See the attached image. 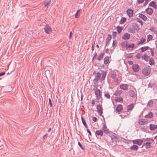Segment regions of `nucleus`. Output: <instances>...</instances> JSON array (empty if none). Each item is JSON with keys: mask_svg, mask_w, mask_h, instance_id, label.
<instances>
[{"mask_svg": "<svg viewBox=\"0 0 157 157\" xmlns=\"http://www.w3.org/2000/svg\"><path fill=\"white\" fill-rule=\"evenodd\" d=\"M92 120L94 121V122H96L97 120V119L96 117H93V118H92Z\"/></svg>", "mask_w": 157, "mask_h": 157, "instance_id": "obj_52", "label": "nucleus"}, {"mask_svg": "<svg viewBox=\"0 0 157 157\" xmlns=\"http://www.w3.org/2000/svg\"><path fill=\"white\" fill-rule=\"evenodd\" d=\"M144 0H137V2L138 4H140L142 3Z\"/></svg>", "mask_w": 157, "mask_h": 157, "instance_id": "obj_48", "label": "nucleus"}, {"mask_svg": "<svg viewBox=\"0 0 157 157\" xmlns=\"http://www.w3.org/2000/svg\"><path fill=\"white\" fill-rule=\"evenodd\" d=\"M130 37V35L127 33H124V35L122 36V38L123 39H129Z\"/></svg>", "mask_w": 157, "mask_h": 157, "instance_id": "obj_26", "label": "nucleus"}, {"mask_svg": "<svg viewBox=\"0 0 157 157\" xmlns=\"http://www.w3.org/2000/svg\"><path fill=\"white\" fill-rule=\"evenodd\" d=\"M87 132L89 133V135L91 136H92V134H91V133L90 131L89 130V129L87 128Z\"/></svg>", "mask_w": 157, "mask_h": 157, "instance_id": "obj_53", "label": "nucleus"}, {"mask_svg": "<svg viewBox=\"0 0 157 157\" xmlns=\"http://www.w3.org/2000/svg\"><path fill=\"white\" fill-rule=\"evenodd\" d=\"M147 56V54H145L142 57V59H144L145 60H146V57Z\"/></svg>", "mask_w": 157, "mask_h": 157, "instance_id": "obj_46", "label": "nucleus"}, {"mask_svg": "<svg viewBox=\"0 0 157 157\" xmlns=\"http://www.w3.org/2000/svg\"><path fill=\"white\" fill-rule=\"evenodd\" d=\"M154 61L152 58H151L149 59V64L151 65L154 64Z\"/></svg>", "mask_w": 157, "mask_h": 157, "instance_id": "obj_38", "label": "nucleus"}, {"mask_svg": "<svg viewBox=\"0 0 157 157\" xmlns=\"http://www.w3.org/2000/svg\"><path fill=\"white\" fill-rule=\"evenodd\" d=\"M111 138L113 143H116L117 142L118 138L116 136L113 135L111 136Z\"/></svg>", "mask_w": 157, "mask_h": 157, "instance_id": "obj_25", "label": "nucleus"}, {"mask_svg": "<svg viewBox=\"0 0 157 157\" xmlns=\"http://www.w3.org/2000/svg\"><path fill=\"white\" fill-rule=\"evenodd\" d=\"M79 17V15L78 14V13H76L75 14V17L76 18H78Z\"/></svg>", "mask_w": 157, "mask_h": 157, "instance_id": "obj_55", "label": "nucleus"}, {"mask_svg": "<svg viewBox=\"0 0 157 157\" xmlns=\"http://www.w3.org/2000/svg\"><path fill=\"white\" fill-rule=\"evenodd\" d=\"M149 0H145V2L143 5V6H145L148 3Z\"/></svg>", "mask_w": 157, "mask_h": 157, "instance_id": "obj_45", "label": "nucleus"}, {"mask_svg": "<svg viewBox=\"0 0 157 157\" xmlns=\"http://www.w3.org/2000/svg\"><path fill=\"white\" fill-rule=\"evenodd\" d=\"M134 105L133 103L131 104L128 105L127 107V109L128 111L130 110H132L133 108Z\"/></svg>", "mask_w": 157, "mask_h": 157, "instance_id": "obj_18", "label": "nucleus"}, {"mask_svg": "<svg viewBox=\"0 0 157 157\" xmlns=\"http://www.w3.org/2000/svg\"><path fill=\"white\" fill-rule=\"evenodd\" d=\"M145 11L148 14L151 15L153 13V10L151 8H148L145 9Z\"/></svg>", "mask_w": 157, "mask_h": 157, "instance_id": "obj_12", "label": "nucleus"}, {"mask_svg": "<svg viewBox=\"0 0 157 157\" xmlns=\"http://www.w3.org/2000/svg\"><path fill=\"white\" fill-rule=\"evenodd\" d=\"M115 101L116 102H122L123 101V99L121 96L119 97H116L115 98Z\"/></svg>", "mask_w": 157, "mask_h": 157, "instance_id": "obj_22", "label": "nucleus"}, {"mask_svg": "<svg viewBox=\"0 0 157 157\" xmlns=\"http://www.w3.org/2000/svg\"><path fill=\"white\" fill-rule=\"evenodd\" d=\"M128 94L129 96L131 97L134 98L136 97V94L134 90H130L128 91Z\"/></svg>", "mask_w": 157, "mask_h": 157, "instance_id": "obj_17", "label": "nucleus"}, {"mask_svg": "<svg viewBox=\"0 0 157 157\" xmlns=\"http://www.w3.org/2000/svg\"><path fill=\"white\" fill-rule=\"evenodd\" d=\"M49 103L50 107H51L52 106V101L51 98H50L49 99Z\"/></svg>", "mask_w": 157, "mask_h": 157, "instance_id": "obj_50", "label": "nucleus"}, {"mask_svg": "<svg viewBox=\"0 0 157 157\" xmlns=\"http://www.w3.org/2000/svg\"><path fill=\"white\" fill-rule=\"evenodd\" d=\"M148 123V120L142 119H139L138 121V123L140 125H144L146 124H147Z\"/></svg>", "mask_w": 157, "mask_h": 157, "instance_id": "obj_7", "label": "nucleus"}, {"mask_svg": "<svg viewBox=\"0 0 157 157\" xmlns=\"http://www.w3.org/2000/svg\"><path fill=\"white\" fill-rule=\"evenodd\" d=\"M81 120L83 124L84 125L85 127V128H88V126L86 124V121L84 119V118L83 117H81Z\"/></svg>", "mask_w": 157, "mask_h": 157, "instance_id": "obj_32", "label": "nucleus"}, {"mask_svg": "<svg viewBox=\"0 0 157 157\" xmlns=\"http://www.w3.org/2000/svg\"><path fill=\"white\" fill-rule=\"evenodd\" d=\"M120 88L124 90H127L128 89V85L127 84H123L120 86Z\"/></svg>", "mask_w": 157, "mask_h": 157, "instance_id": "obj_23", "label": "nucleus"}, {"mask_svg": "<svg viewBox=\"0 0 157 157\" xmlns=\"http://www.w3.org/2000/svg\"><path fill=\"white\" fill-rule=\"evenodd\" d=\"M139 28L135 25H133L132 27L128 29V31L131 33H134L136 31L138 32Z\"/></svg>", "mask_w": 157, "mask_h": 157, "instance_id": "obj_2", "label": "nucleus"}, {"mask_svg": "<svg viewBox=\"0 0 157 157\" xmlns=\"http://www.w3.org/2000/svg\"><path fill=\"white\" fill-rule=\"evenodd\" d=\"M145 40H140V41L137 44L139 45L140 44H142L145 41Z\"/></svg>", "mask_w": 157, "mask_h": 157, "instance_id": "obj_43", "label": "nucleus"}, {"mask_svg": "<svg viewBox=\"0 0 157 157\" xmlns=\"http://www.w3.org/2000/svg\"><path fill=\"white\" fill-rule=\"evenodd\" d=\"M48 135V134H46L43 137V140H44L45 139V138L47 137Z\"/></svg>", "mask_w": 157, "mask_h": 157, "instance_id": "obj_58", "label": "nucleus"}, {"mask_svg": "<svg viewBox=\"0 0 157 157\" xmlns=\"http://www.w3.org/2000/svg\"><path fill=\"white\" fill-rule=\"evenodd\" d=\"M138 148L139 147L138 146L136 145H133L130 147V149L131 151L134 150L136 151L138 150Z\"/></svg>", "mask_w": 157, "mask_h": 157, "instance_id": "obj_19", "label": "nucleus"}, {"mask_svg": "<svg viewBox=\"0 0 157 157\" xmlns=\"http://www.w3.org/2000/svg\"><path fill=\"white\" fill-rule=\"evenodd\" d=\"M126 20V18L125 17H122L120 21V24H124Z\"/></svg>", "mask_w": 157, "mask_h": 157, "instance_id": "obj_34", "label": "nucleus"}, {"mask_svg": "<svg viewBox=\"0 0 157 157\" xmlns=\"http://www.w3.org/2000/svg\"><path fill=\"white\" fill-rule=\"evenodd\" d=\"M150 58V57L147 56V57H146V61H147L148 60V59H149Z\"/></svg>", "mask_w": 157, "mask_h": 157, "instance_id": "obj_64", "label": "nucleus"}, {"mask_svg": "<svg viewBox=\"0 0 157 157\" xmlns=\"http://www.w3.org/2000/svg\"><path fill=\"white\" fill-rule=\"evenodd\" d=\"M110 40H108V42H107L106 43V45L107 46H108L109 45V42L110 41Z\"/></svg>", "mask_w": 157, "mask_h": 157, "instance_id": "obj_63", "label": "nucleus"}, {"mask_svg": "<svg viewBox=\"0 0 157 157\" xmlns=\"http://www.w3.org/2000/svg\"><path fill=\"white\" fill-rule=\"evenodd\" d=\"M72 32L71 31L70 33V34H69V39H71V36L72 35Z\"/></svg>", "mask_w": 157, "mask_h": 157, "instance_id": "obj_59", "label": "nucleus"}, {"mask_svg": "<svg viewBox=\"0 0 157 157\" xmlns=\"http://www.w3.org/2000/svg\"><path fill=\"white\" fill-rule=\"evenodd\" d=\"M93 74L94 76V81L95 82H98L100 81L102 83L105 79L106 75V72L104 71H101L100 72L94 71Z\"/></svg>", "mask_w": 157, "mask_h": 157, "instance_id": "obj_1", "label": "nucleus"}, {"mask_svg": "<svg viewBox=\"0 0 157 157\" xmlns=\"http://www.w3.org/2000/svg\"><path fill=\"white\" fill-rule=\"evenodd\" d=\"M96 108L97 109V112L100 115L102 116V114L103 113V109L102 105L98 104L97 105Z\"/></svg>", "mask_w": 157, "mask_h": 157, "instance_id": "obj_4", "label": "nucleus"}, {"mask_svg": "<svg viewBox=\"0 0 157 157\" xmlns=\"http://www.w3.org/2000/svg\"><path fill=\"white\" fill-rule=\"evenodd\" d=\"M104 96L107 98L110 99V96L109 93H106L104 94Z\"/></svg>", "mask_w": 157, "mask_h": 157, "instance_id": "obj_40", "label": "nucleus"}, {"mask_svg": "<svg viewBox=\"0 0 157 157\" xmlns=\"http://www.w3.org/2000/svg\"><path fill=\"white\" fill-rule=\"evenodd\" d=\"M132 68L133 71L135 72H138L140 69L139 66L136 64H133L132 66Z\"/></svg>", "mask_w": 157, "mask_h": 157, "instance_id": "obj_10", "label": "nucleus"}, {"mask_svg": "<svg viewBox=\"0 0 157 157\" xmlns=\"http://www.w3.org/2000/svg\"><path fill=\"white\" fill-rule=\"evenodd\" d=\"M140 129L142 131H143L144 132H146L147 131V128L145 126H143L142 127H141L140 128Z\"/></svg>", "mask_w": 157, "mask_h": 157, "instance_id": "obj_39", "label": "nucleus"}, {"mask_svg": "<svg viewBox=\"0 0 157 157\" xmlns=\"http://www.w3.org/2000/svg\"><path fill=\"white\" fill-rule=\"evenodd\" d=\"M151 49V56H154V51L151 49Z\"/></svg>", "mask_w": 157, "mask_h": 157, "instance_id": "obj_61", "label": "nucleus"}, {"mask_svg": "<svg viewBox=\"0 0 157 157\" xmlns=\"http://www.w3.org/2000/svg\"><path fill=\"white\" fill-rule=\"evenodd\" d=\"M150 129L151 131H153L157 128V125L154 124H150L149 125Z\"/></svg>", "mask_w": 157, "mask_h": 157, "instance_id": "obj_16", "label": "nucleus"}, {"mask_svg": "<svg viewBox=\"0 0 157 157\" xmlns=\"http://www.w3.org/2000/svg\"><path fill=\"white\" fill-rule=\"evenodd\" d=\"M149 47L148 46H145L141 48V52H142L145 51L148 49Z\"/></svg>", "mask_w": 157, "mask_h": 157, "instance_id": "obj_35", "label": "nucleus"}, {"mask_svg": "<svg viewBox=\"0 0 157 157\" xmlns=\"http://www.w3.org/2000/svg\"><path fill=\"white\" fill-rule=\"evenodd\" d=\"M91 104H92V106H94V105L95 104V102L94 99L92 100V102Z\"/></svg>", "mask_w": 157, "mask_h": 157, "instance_id": "obj_57", "label": "nucleus"}, {"mask_svg": "<svg viewBox=\"0 0 157 157\" xmlns=\"http://www.w3.org/2000/svg\"><path fill=\"white\" fill-rule=\"evenodd\" d=\"M123 109V106L121 104L118 105L116 108V110L117 112H120Z\"/></svg>", "mask_w": 157, "mask_h": 157, "instance_id": "obj_13", "label": "nucleus"}, {"mask_svg": "<svg viewBox=\"0 0 157 157\" xmlns=\"http://www.w3.org/2000/svg\"><path fill=\"white\" fill-rule=\"evenodd\" d=\"M139 17L142 19L144 21H146L147 18L145 16L142 14H139Z\"/></svg>", "mask_w": 157, "mask_h": 157, "instance_id": "obj_28", "label": "nucleus"}, {"mask_svg": "<svg viewBox=\"0 0 157 157\" xmlns=\"http://www.w3.org/2000/svg\"><path fill=\"white\" fill-rule=\"evenodd\" d=\"M140 56V53H138L136 55V57L138 59H140L141 57Z\"/></svg>", "mask_w": 157, "mask_h": 157, "instance_id": "obj_44", "label": "nucleus"}, {"mask_svg": "<svg viewBox=\"0 0 157 157\" xmlns=\"http://www.w3.org/2000/svg\"><path fill=\"white\" fill-rule=\"evenodd\" d=\"M151 72V69L149 67H145L144 69L142 70V74L145 76L148 75Z\"/></svg>", "mask_w": 157, "mask_h": 157, "instance_id": "obj_3", "label": "nucleus"}, {"mask_svg": "<svg viewBox=\"0 0 157 157\" xmlns=\"http://www.w3.org/2000/svg\"><path fill=\"white\" fill-rule=\"evenodd\" d=\"M127 44L128 43L126 41H125L121 43V45L122 48H126V49Z\"/></svg>", "mask_w": 157, "mask_h": 157, "instance_id": "obj_31", "label": "nucleus"}, {"mask_svg": "<svg viewBox=\"0 0 157 157\" xmlns=\"http://www.w3.org/2000/svg\"><path fill=\"white\" fill-rule=\"evenodd\" d=\"M127 14L130 17H132L133 16V11L131 9H129L127 10L126 11Z\"/></svg>", "mask_w": 157, "mask_h": 157, "instance_id": "obj_11", "label": "nucleus"}, {"mask_svg": "<svg viewBox=\"0 0 157 157\" xmlns=\"http://www.w3.org/2000/svg\"><path fill=\"white\" fill-rule=\"evenodd\" d=\"M135 46V44L134 43H132L131 44H128L127 47L126 48V50H128V48H133Z\"/></svg>", "mask_w": 157, "mask_h": 157, "instance_id": "obj_33", "label": "nucleus"}, {"mask_svg": "<svg viewBox=\"0 0 157 157\" xmlns=\"http://www.w3.org/2000/svg\"><path fill=\"white\" fill-rule=\"evenodd\" d=\"M153 117V113L151 112H150L147 114L145 115L144 117L146 118H151Z\"/></svg>", "mask_w": 157, "mask_h": 157, "instance_id": "obj_24", "label": "nucleus"}, {"mask_svg": "<svg viewBox=\"0 0 157 157\" xmlns=\"http://www.w3.org/2000/svg\"><path fill=\"white\" fill-rule=\"evenodd\" d=\"M112 38V36L110 34H108L107 35V37L106 39H111Z\"/></svg>", "mask_w": 157, "mask_h": 157, "instance_id": "obj_49", "label": "nucleus"}, {"mask_svg": "<svg viewBox=\"0 0 157 157\" xmlns=\"http://www.w3.org/2000/svg\"><path fill=\"white\" fill-rule=\"evenodd\" d=\"M122 92V91L121 90H117L114 92V95L117 96H119L121 94Z\"/></svg>", "mask_w": 157, "mask_h": 157, "instance_id": "obj_27", "label": "nucleus"}, {"mask_svg": "<svg viewBox=\"0 0 157 157\" xmlns=\"http://www.w3.org/2000/svg\"><path fill=\"white\" fill-rule=\"evenodd\" d=\"M154 105V102L152 100H150L148 102L147 106L149 107H152Z\"/></svg>", "mask_w": 157, "mask_h": 157, "instance_id": "obj_29", "label": "nucleus"}, {"mask_svg": "<svg viewBox=\"0 0 157 157\" xmlns=\"http://www.w3.org/2000/svg\"><path fill=\"white\" fill-rule=\"evenodd\" d=\"M134 144H137L140 145L143 142V141L141 139H136L132 140Z\"/></svg>", "mask_w": 157, "mask_h": 157, "instance_id": "obj_8", "label": "nucleus"}, {"mask_svg": "<svg viewBox=\"0 0 157 157\" xmlns=\"http://www.w3.org/2000/svg\"><path fill=\"white\" fill-rule=\"evenodd\" d=\"M151 143L150 142H147L143 144V146H144L146 149L150 148L151 147Z\"/></svg>", "mask_w": 157, "mask_h": 157, "instance_id": "obj_14", "label": "nucleus"}, {"mask_svg": "<svg viewBox=\"0 0 157 157\" xmlns=\"http://www.w3.org/2000/svg\"><path fill=\"white\" fill-rule=\"evenodd\" d=\"M96 95V99L99 100L102 96V92L100 90H97L96 91H95Z\"/></svg>", "mask_w": 157, "mask_h": 157, "instance_id": "obj_5", "label": "nucleus"}, {"mask_svg": "<svg viewBox=\"0 0 157 157\" xmlns=\"http://www.w3.org/2000/svg\"><path fill=\"white\" fill-rule=\"evenodd\" d=\"M147 39H152V36L151 35H147Z\"/></svg>", "mask_w": 157, "mask_h": 157, "instance_id": "obj_51", "label": "nucleus"}, {"mask_svg": "<svg viewBox=\"0 0 157 157\" xmlns=\"http://www.w3.org/2000/svg\"><path fill=\"white\" fill-rule=\"evenodd\" d=\"M107 127L105 124H103V126L102 128V130L104 131L105 129H107Z\"/></svg>", "mask_w": 157, "mask_h": 157, "instance_id": "obj_47", "label": "nucleus"}, {"mask_svg": "<svg viewBox=\"0 0 157 157\" xmlns=\"http://www.w3.org/2000/svg\"><path fill=\"white\" fill-rule=\"evenodd\" d=\"M6 74V73L5 72H2L1 73H0V77L3 76L4 75H5Z\"/></svg>", "mask_w": 157, "mask_h": 157, "instance_id": "obj_62", "label": "nucleus"}, {"mask_svg": "<svg viewBox=\"0 0 157 157\" xmlns=\"http://www.w3.org/2000/svg\"><path fill=\"white\" fill-rule=\"evenodd\" d=\"M149 6L154 8L155 9H157V5L156 4L155 2L154 1H152L150 3Z\"/></svg>", "mask_w": 157, "mask_h": 157, "instance_id": "obj_20", "label": "nucleus"}, {"mask_svg": "<svg viewBox=\"0 0 157 157\" xmlns=\"http://www.w3.org/2000/svg\"><path fill=\"white\" fill-rule=\"evenodd\" d=\"M137 21H138V22H139V23H141V24H142L143 23V22L142 21V20H140L139 19L137 18Z\"/></svg>", "mask_w": 157, "mask_h": 157, "instance_id": "obj_60", "label": "nucleus"}, {"mask_svg": "<svg viewBox=\"0 0 157 157\" xmlns=\"http://www.w3.org/2000/svg\"><path fill=\"white\" fill-rule=\"evenodd\" d=\"M78 144L83 150L84 149V147L82 146V145L80 142H78Z\"/></svg>", "mask_w": 157, "mask_h": 157, "instance_id": "obj_42", "label": "nucleus"}, {"mask_svg": "<svg viewBox=\"0 0 157 157\" xmlns=\"http://www.w3.org/2000/svg\"><path fill=\"white\" fill-rule=\"evenodd\" d=\"M117 73L115 72H112L111 75V77L114 79V81L116 82H118V79L117 78Z\"/></svg>", "mask_w": 157, "mask_h": 157, "instance_id": "obj_6", "label": "nucleus"}, {"mask_svg": "<svg viewBox=\"0 0 157 157\" xmlns=\"http://www.w3.org/2000/svg\"><path fill=\"white\" fill-rule=\"evenodd\" d=\"M117 32H113L112 33V35L113 36V38L115 39V37H116L117 35Z\"/></svg>", "mask_w": 157, "mask_h": 157, "instance_id": "obj_41", "label": "nucleus"}, {"mask_svg": "<svg viewBox=\"0 0 157 157\" xmlns=\"http://www.w3.org/2000/svg\"><path fill=\"white\" fill-rule=\"evenodd\" d=\"M95 41H94V43L93 44L92 46V48H91L92 50L93 51L94 49V46H95Z\"/></svg>", "mask_w": 157, "mask_h": 157, "instance_id": "obj_54", "label": "nucleus"}, {"mask_svg": "<svg viewBox=\"0 0 157 157\" xmlns=\"http://www.w3.org/2000/svg\"><path fill=\"white\" fill-rule=\"evenodd\" d=\"M109 61V57L107 56L105 57L104 59V63L105 64H107Z\"/></svg>", "mask_w": 157, "mask_h": 157, "instance_id": "obj_30", "label": "nucleus"}, {"mask_svg": "<svg viewBox=\"0 0 157 157\" xmlns=\"http://www.w3.org/2000/svg\"><path fill=\"white\" fill-rule=\"evenodd\" d=\"M44 29L45 32L47 34H50L52 31V29L48 25L45 26Z\"/></svg>", "mask_w": 157, "mask_h": 157, "instance_id": "obj_9", "label": "nucleus"}, {"mask_svg": "<svg viewBox=\"0 0 157 157\" xmlns=\"http://www.w3.org/2000/svg\"><path fill=\"white\" fill-rule=\"evenodd\" d=\"M96 136H102L103 134V131L101 130H97L95 133Z\"/></svg>", "mask_w": 157, "mask_h": 157, "instance_id": "obj_15", "label": "nucleus"}, {"mask_svg": "<svg viewBox=\"0 0 157 157\" xmlns=\"http://www.w3.org/2000/svg\"><path fill=\"white\" fill-rule=\"evenodd\" d=\"M51 1V0H50L49 1H47V2H44V5L45 7H47L48 8V7L49 4H50Z\"/></svg>", "mask_w": 157, "mask_h": 157, "instance_id": "obj_36", "label": "nucleus"}, {"mask_svg": "<svg viewBox=\"0 0 157 157\" xmlns=\"http://www.w3.org/2000/svg\"><path fill=\"white\" fill-rule=\"evenodd\" d=\"M117 29L118 33H120L123 29V28L118 26L117 27Z\"/></svg>", "mask_w": 157, "mask_h": 157, "instance_id": "obj_37", "label": "nucleus"}, {"mask_svg": "<svg viewBox=\"0 0 157 157\" xmlns=\"http://www.w3.org/2000/svg\"><path fill=\"white\" fill-rule=\"evenodd\" d=\"M104 54L105 53L104 52L100 53L97 58V59L99 61L102 60Z\"/></svg>", "mask_w": 157, "mask_h": 157, "instance_id": "obj_21", "label": "nucleus"}, {"mask_svg": "<svg viewBox=\"0 0 157 157\" xmlns=\"http://www.w3.org/2000/svg\"><path fill=\"white\" fill-rule=\"evenodd\" d=\"M103 131L106 134H107L108 133H109V131L108 130L107 128V129H105Z\"/></svg>", "mask_w": 157, "mask_h": 157, "instance_id": "obj_56", "label": "nucleus"}]
</instances>
